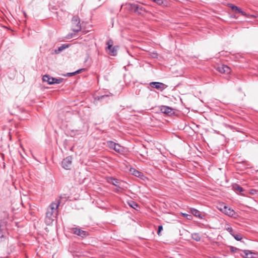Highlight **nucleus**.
Masks as SVG:
<instances>
[{"label": "nucleus", "instance_id": "f257e3e1", "mask_svg": "<svg viewBox=\"0 0 258 258\" xmlns=\"http://www.w3.org/2000/svg\"><path fill=\"white\" fill-rule=\"evenodd\" d=\"M106 44L107 47L106 48V51L108 54L111 56H116L117 54V50L118 47L117 46H113V41L111 39H109Z\"/></svg>", "mask_w": 258, "mask_h": 258}, {"label": "nucleus", "instance_id": "f03ea898", "mask_svg": "<svg viewBox=\"0 0 258 258\" xmlns=\"http://www.w3.org/2000/svg\"><path fill=\"white\" fill-rule=\"evenodd\" d=\"M7 221L5 220H0V242L5 240L7 238Z\"/></svg>", "mask_w": 258, "mask_h": 258}, {"label": "nucleus", "instance_id": "7ed1b4c3", "mask_svg": "<svg viewBox=\"0 0 258 258\" xmlns=\"http://www.w3.org/2000/svg\"><path fill=\"white\" fill-rule=\"evenodd\" d=\"M63 80V79L61 78H55L51 77L48 75H45L42 78L43 81L47 82L49 85L60 84L62 82Z\"/></svg>", "mask_w": 258, "mask_h": 258}, {"label": "nucleus", "instance_id": "20e7f679", "mask_svg": "<svg viewBox=\"0 0 258 258\" xmlns=\"http://www.w3.org/2000/svg\"><path fill=\"white\" fill-rule=\"evenodd\" d=\"M70 230L72 233L76 234L82 238H85L88 236L89 233L88 232L83 230L79 227H72L70 228Z\"/></svg>", "mask_w": 258, "mask_h": 258}, {"label": "nucleus", "instance_id": "39448f33", "mask_svg": "<svg viewBox=\"0 0 258 258\" xmlns=\"http://www.w3.org/2000/svg\"><path fill=\"white\" fill-rule=\"evenodd\" d=\"M72 29L74 32H78L81 30L80 20L78 17L74 16L72 20Z\"/></svg>", "mask_w": 258, "mask_h": 258}, {"label": "nucleus", "instance_id": "423d86ee", "mask_svg": "<svg viewBox=\"0 0 258 258\" xmlns=\"http://www.w3.org/2000/svg\"><path fill=\"white\" fill-rule=\"evenodd\" d=\"M56 215H55L53 212L49 210L48 209L47 210L46 213V217L45 219V222L47 225L51 224L54 220Z\"/></svg>", "mask_w": 258, "mask_h": 258}, {"label": "nucleus", "instance_id": "0eeeda50", "mask_svg": "<svg viewBox=\"0 0 258 258\" xmlns=\"http://www.w3.org/2000/svg\"><path fill=\"white\" fill-rule=\"evenodd\" d=\"M149 85L152 88H155L160 91H163L167 87L164 83L158 82H152L150 83Z\"/></svg>", "mask_w": 258, "mask_h": 258}, {"label": "nucleus", "instance_id": "6e6552de", "mask_svg": "<svg viewBox=\"0 0 258 258\" xmlns=\"http://www.w3.org/2000/svg\"><path fill=\"white\" fill-rule=\"evenodd\" d=\"M220 210L223 213L230 217H234L236 214L235 211L233 209L227 207L225 205H223V207L221 208Z\"/></svg>", "mask_w": 258, "mask_h": 258}, {"label": "nucleus", "instance_id": "1a4fd4ad", "mask_svg": "<svg viewBox=\"0 0 258 258\" xmlns=\"http://www.w3.org/2000/svg\"><path fill=\"white\" fill-rule=\"evenodd\" d=\"M60 205V201L59 200H58L56 202H52L47 209H49V210H50L52 212H53V213L55 215H57L58 214V208Z\"/></svg>", "mask_w": 258, "mask_h": 258}, {"label": "nucleus", "instance_id": "9d476101", "mask_svg": "<svg viewBox=\"0 0 258 258\" xmlns=\"http://www.w3.org/2000/svg\"><path fill=\"white\" fill-rule=\"evenodd\" d=\"M160 110L162 113L167 115H171L175 113L174 109L167 106H161Z\"/></svg>", "mask_w": 258, "mask_h": 258}, {"label": "nucleus", "instance_id": "9b49d317", "mask_svg": "<svg viewBox=\"0 0 258 258\" xmlns=\"http://www.w3.org/2000/svg\"><path fill=\"white\" fill-rule=\"evenodd\" d=\"M72 157L71 156H68L63 159L62 161L61 164L63 168L66 169H69L72 164Z\"/></svg>", "mask_w": 258, "mask_h": 258}, {"label": "nucleus", "instance_id": "f8f14e48", "mask_svg": "<svg viewBox=\"0 0 258 258\" xmlns=\"http://www.w3.org/2000/svg\"><path fill=\"white\" fill-rule=\"evenodd\" d=\"M217 70L221 73H225L227 74L231 72V69L225 64H220L217 68Z\"/></svg>", "mask_w": 258, "mask_h": 258}, {"label": "nucleus", "instance_id": "ddd939ff", "mask_svg": "<svg viewBox=\"0 0 258 258\" xmlns=\"http://www.w3.org/2000/svg\"><path fill=\"white\" fill-rule=\"evenodd\" d=\"M255 253L252 252L249 250H245L243 251V254L241 255L244 258H254Z\"/></svg>", "mask_w": 258, "mask_h": 258}, {"label": "nucleus", "instance_id": "4468645a", "mask_svg": "<svg viewBox=\"0 0 258 258\" xmlns=\"http://www.w3.org/2000/svg\"><path fill=\"white\" fill-rule=\"evenodd\" d=\"M230 8L233 11H235L238 13H240L242 15H246V13L245 12L242 11L241 9L239 8L237 6L231 5Z\"/></svg>", "mask_w": 258, "mask_h": 258}, {"label": "nucleus", "instance_id": "2eb2a0df", "mask_svg": "<svg viewBox=\"0 0 258 258\" xmlns=\"http://www.w3.org/2000/svg\"><path fill=\"white\" fill-rule=\"evenodd\" d=\"M190 212L191 213L196 217H199L200 219L203 218V216L201 214V212L198 210L195 209H191Z\"/></svg>", "mask_w": 258, "mask_h": 258}, {"label": "nucleus", "instance_id": "dca6fc26", "mask_svg": "<svg viewBox=\"0 0 258 258\" xmlns=\"http://www.w3.org/2000/svg\"><path fill=\"white\" fill-rule=\"evenodd\" d=\"M114 150L118 153L122 154L124 152V148L119 144H117Z\"/></svg>", "mask_w": 258, "mask_h": 258}, {"label": "nucleus", "instance_id": "f3484780", "mask_svg": "<svg viewBox=\"0 0 258 258\" xmlns=\"http://www.w3.org/2000/svg\"><path fill=\"white\" fill-rule=\"evenodd\" d=\"M107 181L116 186H118L117 184L119 183V180L117 179L110 177L108 178Z\"/></svg>", "mask_w": 258, "mask_h": 258}, {"label": "nucleus", "instance_id": "a211bd4d", "mask_svg": "<svg viewBox=\"0 0 258 258\" xmlns=\"http://www.w3.org/2000/svg\"><path fill=\"white\" fill-rule=\"evenodd\" d=\"M130 171L132 174L136 177H140L141 176H143V173L136 169H131Z\"/></svg>", "mask_w": 258, "mask_h": 258}, {"label": "nucleus", "instance_id": "6ab92c4d", "mask_svg": "<svg viewBox=\"0 0 258 258\" xmlns=\"http://www.w3.org/2000/svg\"><path fill=\"white\" fill-rule=\"evenodd\" d=\"M127 203H128V205L131 207H132V208H133L135 210H137V208H139V205L136 202H134V201L131 200V201H128Z\"/></svg>", "mask_w": 258, "mask_h": 258}, {"label": "nucleus", "instance_id": "aec40b11", "mask_svg": "<svg viewBox=\"0 0 258 258\" xmlns=\"http://www.w3.org/2000/svg\"><path fill=\"white\" fill-rule=\"evenodd\" d=\"M69 45L66 44H62L61 46L59 47L58 49H55L54 53L56 54L59 53L61 51L64 50L65 48L68 47Z\"/></svg>", "mask_w": 258, "mask_h": 258}, {"label": "nucleus", "instance_id": "412c9836", "mask_svg": "<svg viewBox=\"0 0 258 258\" xmlns=\"http://www.w3.org/2000/svg\"><path fill=\"white\" fill-rule=\"evenodd\" d=\"M117 143H116L113 141H109L107 142V146L111 149L114 150L116 145Z\"/></svg>", "mask_w": 258, "mask_h": 258}, {"label": "nucleus", "instance_id": "4be33fe9", "mask_svg": "<svg viewBox=\"0 0 258 258\" xmlns=\"http://www.w3.org/2000/svg\"><path fill=\"white\" fill-rule=\"evenodd\" d=\"M191 238L196 241H199L201 239L199 234L196 233H194L191 234Z\"/></svg>", "mask_w": 258, "mask_h": 258}, {"label": "nucleus", "instance_id": "5701e85b", "mask_svg": "<svg viewBox=\"0 0 258 258\" xmlns=\"http://www.w3.org/2000/svg\"><path fill=\"white\" fill-rule=\"evenodd\" d=\"M232 236L237 241H240L242 239V235L239 233H234Z\"/></svg>", "mask_w": 258, "mask_h": 258}, {"label": "nucleus", "instance_id": "b1692460", "mask_svg": "<svg viewBox=\"0 0 258 258\" xmlns=\"http://www.w3.org/2000/svg\"><path fill=\"white\" fill-rule=\"evenodd\" d=\"M132 8L135 9L136 12H138L139 10H142V8L140 7L139 5L134 4L132 5Z\"/></svg>", "mask_w": 258, "mask_h": 258}, {"label": "nucleus", "instance_id": "393cba45", "mask_svg": "<svg viewBox=\"0 0 258 258\" xmlns=\"http://www.w3.org/2000/svg\"><path fill=\"white\" fill-rule=\"evenodd\" d=\"M233 188L235 190H237L239 192H242L243 191V189L241 186H239L238 185H235L233 186Z\"/></svg>", "mask_w": 258, "mask_h": 258}, {"label": "nucleus", "instance_id": "a878e982", "mask_svg": "<svg viewBox=\"0 0 258 258\" xmlns=\"http://www.w3.org/2000/svg\"><path fill=\"white\" fill-rule=\"evenodd\" d=\"M78 33H70L69 34L66 38L67 39H71L73 38L74 37L77 36Z\"/></svg>", "mask_w": 258, "mask_h": 258}, {"label": "nucleus", "instance_id": "bb28decb", "mask_svg": "<svg viewBox=\"0 0 258 258\" xmlns=\"http://www.w3.org/2000/svg\"><path fill=\"white\" fill-rule=\"evenodd\" d=\"M226 230L232 235L233 236L234 234V232L232 227H228L226 228Z\"/></svg>", "mask_w": 258, "mask_h": 258}, {"label": "nucleus", "instance_id": "cd10ccee", "mask_svg": "<svg viewBox=\"0 0 258 258\" xmlns=\"http://www.w3.org/2000/svg\"><path fill=\"white\" fill-rule=\"evenodd\" d=\"M152 1L154 2L155 3H157L159 5H164V0H152Z\"/></svg>", "mask_w": 258, "mask_h": 258}, {"label": "nucleus", "instance_id": "c85d7f7f", "mask_svg": "<svg viewBox=\"0 0 258 258\" xmlns=\"http://www.w3.org/2000/svg\"><path fill=\"white\" fill-rule=\"evenodd\" d=\"M182 215L184 217L186 218L188 220H191L192 218V215H189V214L184 213V214H182Z\"/></svg>", "mask_w": 258, "mask_h": 258}, {"label": "nucleus", "instance_id": "c756f323", "mask_svg": "<svg viewBox=\"0 0 258 258\" xmlns=\"http://www.w3.org/2000/svg\"><path fill=\"white\" fill-rule=\"evenodd\" d=\"M230 249L231 251L233 253L236 252H237V250H239L238 248L235 247L234 246H230Z\"/></svg>", "mask_w": 258, "mask_h": 258}, {"label": "nucleus", "instance_id": "7c9ffc66", "mask_svg": "<svg viewBox=\"0 0 258 258\" xmlns=\"http://www.w3.org/2000/svg\"><path fill=\"white\" fill-rule=\"evenodd\" d=\"M80 133H79V131L78 130H76V131H71V136H75L76 135H79Z\"/></svg>", "mask_w": 258, "mask_h": 258}, {"label": "nucleus", "instance_id": "2f4dec72", "mask_svg": "<svg viewBox=\"0 0 258 258\" xmlns=\"http://www.w3.org/2000/svg\"><path fill=\"white\" fill-rule=\"evenodd\" d=\"M81 72V70H78L75 72H73V73H70L68 74V76H72L75 74H76L77 73H79Z\"/></svg>", "mask_w": 258, "mask_h": 258}, {"label": "nucleus", "instance_id": "473e14b6", "mask_svg": "<svg viewBox=\"0 0 258 258\" xmlns=\"http://www.w3.org/2000/svg\"><path fill=\"white\" fill-rule=\"evenodd\" d=\"M163 230V227L162 225H160L158 226V231H157V234L158 235H160V232L161 231Z\"/></svg>", "mask_w": 258, "mask_h": 258}, {"label": "nucleus", "instance_id": "72a5a7b5", "mask_svg": "<svg viewBox=\"0 0 258 258\" xmlns=\"http://www.w3.org/2000/svg\"><path fill=\"white\" fill-rule=\"evenodd\" d=\"M257 190L256 189H252L249 190V194L250 195H253L257 193Z\"/></svg>", "mask_w": 258, "mask_h": 258}, {"label": "nucleus", "instance_id": "f704fd0d", "mask_svg": "<svg viewBox=\"0 0 258 258\" xmlns=\"http://www.w3.org/2000/svg\"><path fill=\"white\" fill-rule=\"evenodd\" d=\"M108 95H102L99 97H98V100L102 99V98H103L105 97H108Z\"/></svg>", "mask_w": 258, "mask_h": 258}, {"label": "nucleus", "instance_id": "c9c22d12", "mask_svg": "<svg viewBox=\"0 0 258 258\" xmlns=\"http://www.w3.org/2000/svg\"><path fill=\"white\" fill-rule=\"evenodd\" d=\"M257 17V16L256 15H251L250 16V18H255Z\"/></svg>", "mask_w": 258, "mask_h": 258}, {"label": "nucleus", "instance_id": "e433bc0d", "mask_svg": "<svg viewBox=\"0 0 258 258\" xmlns=\"http://www.w3.org/2000/svg\"><path fill=\"white\" fill-rule=\"evenodd\" d=\"M250 15H249V14H246V15H244V16H245V17H247V18H250Z\"/></svg>", "mask_w": 258, "mask_h": 258}, {"label": "nucleus", "instance_id": "4c0bfd02", "mask_svg": "<svg viewBox=\"0 0 258 258\" xmlns=\"http://www.w3.org/2000/svg\"><path fill=\"white\" fill-rule=\"evenodd\" d=\"M214 132H215V133H216V134H219V132H218V131H217L215 130V131H214Z\"/></svg>", "mask_w": 258, "mask_h": 258}, {"label": "nucleus", "instance_id": "58836bf2", "mask_svg": "<svg viewBox=\"0 0 258 258\" xmlns=\"http://www.w3.org/2000/svg\"><path fill=\"white\" fill-rule=\"evenodd\" d=\"M21 204H22V205H23V201H22V200L21 201Z\"/></svg>", "mask_w": 258, "mask_h": 258}, {"label": "nucleus", "instance_id": "ea45409f", "mask_svg": "<svg viewBox=\"0 0 258 258\" xmlns=\"http://www.w3.org/2000/svg\"><path fill=\"white\" fill-rule=\"evenodd\" d=\"M88 59V57H87V58H86L85 61H87Z\"/></svg>", "mask_w": 258, "mask_h": 258}, {"label": "nucleus", "instance_id": "a19ab883", "mask_svg": "<svg viewBox=\"0 0 258 258\" xmlns=\"http://www.w3.org/2000/svg\"><path fill=\"white\" fill-rule=\"evenodd\" d=\"M4 27V29H7V27Z\"/></svg>", "mask_w": 258, "mask_h": 258}, {"label": "nucleus", "instance_id": "79ce46f5", "mask_svg": "<svg viewBox=\"0 0 258 258\" xmlns=\"http://www.w3.org/2000/svg\"><path fill=\"white\" fill-rule=\"evenodd\" d=\"M89 31H86L85 32H88Z\"/></svg>", "mask_w": 258, "mask_h": 258}]
</instances>
